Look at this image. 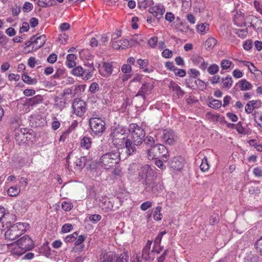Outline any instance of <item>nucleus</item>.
Masks as SVG:
<instances>
[{
  "label": "nucleus",
  "mask_w": 262,
  "mask_h": 262,
  "mask_svg": "<svg viewBox=\"0 0 262 262\" xmlns=\"http://www.w3.org/2000/svg\"><path fill=\"white\" fill-rule=\"evenodd\" d=\"M239 84L241 91H248L252 89V85L246 79L239 81L236 85Z\"/></svg>",
  "instance_id": "nucleus-21"
},
{
  "label": "nucleus",
  "mask_w": 262,
  "mask_h": 262,
  "mask_svg": "<svg viewBox=\"0 0 262 262\" xmlns=\"http://www.w3.org/2000/svg\"><path fill=\"white\" fill-rule=\"evenodd\" d=\"M112 46L113 48L116 50L125 49L130 47L129 41L127 39L120 40L115 41L112 40Z\"/></svg>",
  "instance_id": "nucleus-14"
},
{
  "label": "nucleus",
  "mask_w": 262,
  "mask_h": 262,
  "mask_svg": "<svg viewBox=\"0 0 262 262\" xmlns=\"http://www.w3.org/2000/svg\"><path fill=\"white\" fill-rule=\"evenodd\" d=\"M42 100V97L41 95H38L31 98L27 99L25 104L28 106H33L40 103Z\"/></svg>",
  "instance_id": "nucleus-16"
},
{
  "label": "nucleus",
  "mask_w": 262,
  "mask_h": 262,
  "mask_svg": "<svg viewBox=\"0 0 262 262\" xmlns=\"http://www.w3.org/2000/svg\"><path fill=\"white\" fill-rule=\"evenodd\" d=\"M77 236L78 234L76 232H74L72 234L68 235L66 238V241L67 242H73L77 238Z\"/></svg>",
  "instance_id": "nucleus-48"
},
{
  "label": "nucleus",
  "mask_w": 262,
  "mask_h": 262,
  "mask_svg": "<svg viewBox=\"0 0 262 262\" xmlns=\"http://www.w3.org/2000/svg\"><path fill=\"white\" fill-rule=\"evenodd\" d=\"M120 156V152L118 150L105 153L99 159L100 165L106 169L113 168L119 163Z\"/></svg>",
  "instance_id": "nucleus-2"
},
{
  "label": "nucleus",
  "mask_w": 262,
  "mask_h": 262,
  "mask_svg": "<svg viewBox=\"0 0 262 262\" xmlns=\"http://www.w3.org/2000/svg\"><path fill=\"white\" fill-rule=\"evenodd\" d=\"M252 47V42L250 40L245 41L243 45V48L245 50L248 51L251 49Z\"/></svg>",
  "instance_id": "nucleus-54"
},
{
  "label": "nucleus",
  "mask_w": 262,
  "mask_h": 262,
  "mask_svg": "<svg viewBox=\"0 0 262 262\" xmlns=\"http://www.w3.org/2000/svg\"><path fill=\"white\" fill-rule=\"evenodd\" d=\"M253 173L256 177L262 176V169L259 167H256L253 169Z\"/></svg>",
  "instance_id": "nucleus-64"
},
{
  "label": "nucleus",
  "mask_w": 262,
  "mask_h": 262,
  "mask_svg": "<svg viewBox=\"0 0 262 262\" xmlns=\"http://www.w3.org/2000/svg\"><path fill=\"white\" fill-rule=\"evenodd\" d=\"M208 72L211 74H214L216 73L219 69V67H209Z\"/></svg>",
  "instance_id": "nucleus-61"
},
{
  "label": "nucleus",
  "mask_w": 262,
  "mask_h": 262,
  "mask_svg": "<svg viewBox=\"0 0 262 262\" xmlns=\"http://www.w3.org/2000/svg\"><path fill=\"white\" fill-rule=\"evenodd\" d=\"M35 91L33 89H26L24 91V94L26 96H31L34 95Z\"/></svg>",
  "instance_id": "nucleus-63"
},
{
  "label": "nucleus",
  "mask_w": 262,
  "mask_h": 262,
  "mask_svg": "<svg viewBox=\"0 0 262 262\" xmlns=\"http://www.w3.org/2000/svg\"><path fill=\"white\" fill-rule=\"evenodd\" d=\"M129 135L125 141L126 153L128 156L134 155L137 151V147L143 143L145 133L143 128L138 124L133 123L129 127Z\"/></svg>",
  "instance_id": "nucleus-1"
},
{
  "label": "nucleus",
  "mask_w": 262,
  "mask_h": 262,
  "mask_svg": "<svg viewBox=\"0 0 262 262\" xmlns=\"http://www.w3.org/2000/svg\"><path fill=\"white\" fill-rule=\"evenodd\" d=\"M115 257L116 262H127L128 255L126 253H122L120 255L115 254Z\"/></svg>",
  "instance_id": "nucleus-35"
},
{
  "label": "nucleus",
  "mask_w": 262,
  "mask_h": 262,
  "mask_svg": "<svg viewBox=\"0 0 262 262\" xmlns=\"http://www.w3.org/2000/svg\"><path fill=\"white\" fill-rule=\"evenodd\" d=\"M47 60L49 63L53 64L57 60V55L54 53H52L48 56Z\"/></svg>",
  "instance_id": "nucleus-50"
},
{
  "label": "nucleus",
  "mask_w": 262,
  "mask_h": 262,
  "mask_svg": "<svg viewBox=\"0 0 262 262\" xmlns=\"http://www.w3.org/2000/svg\"><path fill=\"white\" fill-rule=\"evenodd\" d=\"M158 38L156 37H152L148 40L149 45L152 47L155 48L157 43Z\"/></svg>",
  "instance_id": "nucleus-55"
},
{
  "label": "nucleus",
  "mask_w": 262,
  "mask_h": 262,
  "mask_svg": "<svg viewBox=\"0 0 262 262\" xmlns=\"http://www.w3.org/2000/svg\"><path fill=\"white\" fill-rule=\"evenodd\" d=\"M155 176L154 170L148 165H145L141 167L138 173V178L143 181V183L147 185Z\"/></svg>",
  "instance_id": "nucleus-5"
},
{
  "label": "nucleus",
  "mask_w": 262,
  "mask_h": 262,
  "mask_svg": "<svg viewBox=\"0 0 262 262\" xmlns=\"http://www.w3.org/2000/svg\"><path fill=\"white\" fill-rule=\"evenodd\" d=\"M155 146L157 147V151H158L159 154H161L163 160L166 161L168 157L167 149L162 144H157Z\"/></svg>",
  "instance_id": "nucleus-19"
},
{
  "label": "nucleus",
  "mask_w": 262,
  "mask_h": 262,
  "mask_svg": "<svg viewBox=\"0 0 262 262\" xmlns=\"http://www.w3.org/2000/svg\"><path fill=\"white\" fill-rule=\"evenodd\" d=\"M27 224L17 223L11 226L5 232V236L7 240H15L24 234L27 231Z\"/></svg>",
  "instance_id": "nucleus-3"
},
{
  "label": "nucleus",
  "mask_w": 262,
  "mask_h": 262,
  "mask_svg": "<svg viewBox=\"0 0 262 262\" xmlns=\"http://www.w3.org/2000/svg\"><path fill=\"white\" fill-rule=\"evenodd\" d=\"M111 136L114 145L118 146L124 144L125 139V135L124 134L119 133L118 130H114Z\"/></svg>",
  "instance_id": "nucleus-11"
},
{
  "label": "nucleus",
  "mask_w": 262,
  "mask_h": 262,
  "mask_svg": "<svg viewBox=\"0 0 262 262\" xmlns=\"http://www.w3.org/2000/svg\"><path fill=\"white\" fill-rule=\"evenodd\" d=\"M62 208L66 211H70L73 205L71 203L67 202H63L62 203Z\"/></svg>",
  "instance_id": "nucleus-49"
},
{
  "label": "nucleus",
  "mask_w": 262,
  "mask_h": 262,
  "mask_svg": "<svg viewBox=\"0 0 262 262\" xmlns=\"http://www.w3.org/2000/svg\"><path fill=\"white\" fill-rule=\"evenodd\" d=\"M73 74L76 76H84L85 71L83 70L82 67H75L72 70Z\"/></svg>",
  "instance_id": "nucleus-37"
},
{
  "label": "nucleus",
  "mask_w": 262,
  "mask_h": 262,
  "mask_svg": "<svg viewBox=\"0 0 262 262\" xmlns=\"http://www.w3.org/2000/svg\"><path fill=\"white\" fill-rule=\"evenodd\" d=\"M16 242L17 245L22 249L29 250L33 247V241L28 235H24Z\"/></svg>",
  "instance_id": "nucleus-10"
},
{
  "label": "nucleus",
  "mask_w": 262,
  "mask_h": 262,
  "mask_svg": "<svg viewBox=\"0 0 262 262\" xmlns=\"http://www.w3.org/2000/svg\"><path fill=\"white\" fill-rule=\"evenodd\" d=\"M143 141H144L145 144L150 147H153L154 145H156L154 138L151 136L147 137L146 139H144Z\"/></svg>",
  "instance_id": "nucleus-46"
},
{
  "label": "nucleus",
  "mask_w": 262,
  "mask_h": 262,
  "mask_svg": "<svg viewBox=\"0 0 262 262\" xmlns=\"http://www.w3.org/2000/svg\"><path fill=\"white\" fill-rule=\"evenodd\" d=\"M261 106V102L259 100H251L246 104L245 110L246 113L249 114L254 109H257Z\"/></svg>",
  "instance_id": "nucleus-13"
},
{
  "label": "nucleus",
  "mask_w": 262,
  "mask_h": 262,
  "mask_svg": "<svg viewBox=\"0 0 262 262\" xmlns=\"http://www.w3.org/2000/svg\"><path fill=\"white\" fill-rule=\"evenodd\" d=\"M51 1L52 0H38L37 4L40 7H48L52 5V3H51Z\"/></svg>",
  "instance_id": "nucleus-41"
},
{
  "label": "nucleus",
  "mask_w": 262,
  "mask_h": 262,
  "mask_svg": "<svg viewBox=\"0 0 262 262\" xmlns=\"http://www.w3.org/2000/svg\"><path fill=\"white\" fill-rule=\"evenodd\" d=\"M234 32L236 34L238 37L243 38L245 37L248 33L247 28H244L243 29H235Z\"/></svg>",
  "instance_id": "nucleus-34"
},
{
  "label": "nucleus",
  "mask_w": 262,
  "mask_h": 262,
  "mask_svg": "<svg viewBox=\"0 0 262 262\" xmlns=\"http://www.w3.org/2000/svg\"><path fill=\"white\" fill-rule=\"evenodd\" d=\"M19 192L20 189L16 186L10 187L7 191L8 195L10 196H16L19 194Z\"/></svg>",
  "instance_id": "nucleus-29"
},
{
  "label": "nucleus",
  "mask_w": 262,
  "mask_h": 262,
  "mask_svg": "<svg viewBox=\"0 0 262 262\" xmlns=\"http://www.w3.org/2000/svg\"><path fill=\"white\" fill-rule=\"evenodd\" d=\"M91 143V140L88 137H84L81 141V147L85 149H89L90 148Z\"/></svg>",
  "instance_id": "nucleus-32"
},
{
  "label": "nucleus",
  "mask_w": 262,
  "mask_h": 262,
  "mask_svg": "<svg viewBox=\"0 0 262 262\" xmlns=\"http://www.w3.org/2000/svg\"><path fill=\"white\" fill-rule=\"evenodd\" d=\"M84 245L83 244L75 246L73 248V251L75 252H81L83 250Z\"/></svg>",
  "instance_id": "nucleus-62"
},
{
  "label": "nucleus",
  "mask_w": 262,
  "mask_h": 262,
  "mask_svg": "<svg viewBox=\"0 0 262 262\" xmlns=\"http://www.w3.org/2000/svg\"><path fill=\"white\" fill-rule=\"evenodd\" d=\"M165 18L166 20L172 22L174 19V16L173 14L171 12H167Z\"/></svg>",
  "instance_id": "nucleus-59"
},
{
  "label": "nucleus",
  "mask_w": 262,
  "mask_h": 262,
  "mask_svg": "<svg viewBox=\"0 0 262 262\" xmlns=\"http://www.w3.org/2000/svg\"><path fill=\"white\" fill-rule=\"evenodd\" d=\"M151 244L152 241L148 240L142 250V257L145 260H149L151 258V254L154 252V249H152L151 251H150Z\"/></svg>",
  "instance_id": "nucleus-15"
},
{
  "label": "nucleus",
  "mask_w": 262,
  "mask_h": 262,
  "mask_svg": "<svg viewBox=\"0 0 262 262\" xmlns=\"http://www.w3.org/2000/svg\"><path fill=\"white\" fill-rule=\"evenodd\" d=\"M166 233L165 231H162L158 235L154 241V245H159L161 243L163 236Z\"/></svg>",
  "instance_id": "nucleus-45"
},
{
  "label": "nucleus",
  "mask_w": 262,
  "mask_h": 262,
  "mask_svg": "<svg viewBox=\"0 0 262 262\" xmlns=\"http://www.w3.org/2000/svg\"><path fill=\"white\" fill-rule=\"evenodd\" d=\"M40 63L36 60L34 57H31L28 61V66H34L35 64H39Z\"/></svg>",
  "instance_id": "nucleus-60"
},
{
  "label": "nucleus",
  "mask_w": 262,
  "mask_h": 262,
  "mask_svg": "<svg viewBox=\"0 0 262 262\" xmlns=\"http://www.w3.org/2000/svg\"><path fill=\"white\" fill-rule=\"evenodd\" d=\"M222 105V103L221 101L216 99H214L211 101L209 104V107L213 108L214 109L218 108L220 107Z\"/></svg>",
  "instance_id": "nucleus-42"
},
{
  "label": "nucleus",
  "mask_w": 262,
  "mask_h": 262,
  "mask_svg": "<svg viewBox=\"0 0 262 262\" xmlns=\"http://www.w3.org/2000/svg\"><path fill=\"white\" fill-rule=\"evenodd\" d=\"M170 88L172 89L173 91L176 92L178 96H180L183 94L182 90L181 89L180 87H179L177 84L174 83H170Z\"/></svg>",
  "instance_id": "nucleus-39"
},
{
  "label": "nucleus",
  "mask_w": 262,
  "mask_h": 262,
  "mask_svg": "<svg viewBox=\"0 0 262 262\" xmlns=\"http://www.w3.org/2000/svg\"><path fill=\"white\" fill-rule=\"evenodd\" d=\"M115 253L113 252L109 251L106 253L101 258L102 262H111L114 258Z\"/></svg>",
  "instance_id": "nucleus-28"
},
{
  "label": "nucleus",
  "mask_w": 262,
  "mask_h": 262,
  "mask_svg": "<svg viewBox=\"0 0 262 262\" xmlns=\"http://www.w3.org/2000/svg\"><path fill=\"white\" fill-rule=\"evenodd\" d=\"M167 68L170 71H173L176 76L184 77L186 74V72L184 70L176 69L175 67H167Z\"/></svg>",
  "instance_id": "nucleus-30"
},
{
  "label": "nucleus",
  "mask_w": 262,
  "mask_h": 262,
  "mask_svg": "<svg viewBox=\"0 0 262 262\" xmlns=\"http://www.w3.org/2000/svg\"><path fill=\"white\" fill-rule=\"evenodd\" d=\"M114 205L110 201L106 200L103 203L101 206L102 210L104 212H108L113 210Z\"/></svg>",
  "instance_id": "nucleus-26"
},
{
  "label": "nucleus",
  "mask_w": 262,
  "mask_h": 262,
  "mask_svg": "<svg viewBox=\"0 0 262 262\" xmlns=\"http://www.w3.org/2000/svg\"><path fill=\"white\" fill-rule=\"evenodd\" d=\"M190 63L199 66H204L205 64H208V63H206L204 59L202 57L198 55H193L191 57L190 60Z\"/></svg>",
  "instance_id": "nucleus-20"
},
{
  "label": "nucleus",
  "mask_w": 262,
  "mask_h": 262,
  "mask_svg": "<svg viewBox=\"0 0 262 262\" xmlns=\"http://www.w3.org/2000/svg\"><path fill=\"white\" fill-rule=\"evenodd\" d=\"M86 162V159L85 157H81L77 159L73 164L71 165L68 163V168L71 171L76 172L81 171V170L85 166Z\"/></svg>",
  "instance_id": "nucleus-9"
},
{
  "label": "nucleus",
  "mask_w": 262,
  "mask_h": 262,
  "mask_svg": "<svg viewBox=\"0 0 262 262\" xmlns=\"http://www.w3.org/2000/svg\"><path fill=\"white\" fill-rule=\"evenodd\" d=\"M255 247L257 252L262 255V237L258 239L255 244Z\"/></svg>",
  "instance_id": "nucleus-44"
},
{
  "label": "nucleus",
  "mask_w": 262,
  "mask_h": 262,
  "mask_svg": "<svg viewBox=\"0 0 262 262\" xmlns=\"http://www.w3.org/2000/svg\"><path fill=\"white\" fill-rule=\"evenodd\" d=\"M72 108L74 114L81 117L85 112L86 103L82 100L75 99L72 104Z\"/></svg>",
  "instance_id": "nucleus-8"
},
{
  "label": "nucleus",
  "mask_w": 262,
  "mask_h": 262,
  "mask_svg": "<svg viewBox=\"0 0 262 262\" xmlns=\"http://www.w3.org/2000/svg\"><path fill=\"white\" fill-rule=\"evenodd\" d=\"M16 136H21V135H24L28 133V129L26 128H22L20 129H18L15 130Z\"/></svg>",
  "instance_id": "nucleus-52"
},
{
  "label": "nucleus",
  "mask_w": 262,
  "mask_h": 262,
  "mask_svg": "<svg viewBox=\"0 0 262 262\" xmlns=\"http://www.w3.org/2000/svg\"><path fill=\"white\" fill-rule=\"evenodd\" d=\"M91 129L96 134L102 133L105 130V123L100 118H92L89 121Z\"/></svg>",
  "instance_id": "nucleus-7"
},
{
  "label": "nucleus",
  "mask_w": 262,
  "mask_h": 262,
  "mask_svg": "<svg viewBox=\"0 0 262 262\" xmlns=\"http://www.w3.org/2000/svg\"><path fill=\"white\" fill-rule=\"evenodd\" d=\"M216 43V40L213 37H209L205 41V47L207 50H211Z\"/></svg>",
  "instance_id": "nucleus-24"
},
{
  "label": "nucleus",
  "mask_w": 262,
  "mask_h": 262,
  "mask_svg": "<svg viewBox=\"0 0 262 262\" xmlns=\"http://www.w3.org/2000/svg\"><path fill=\"white\" fill-rule=\"evenodd\" d=\"M162 55L164 58H170L172 55V52L169 49H166L163 50L162 53Z\"/></svg>",
  "instance_id": "nucleus-53"
},
{
  "label": "nucleus",
  "mask_w": 262,
  "mask_h": 262,
  "mask_svg": "<svg viewBox=\"0 0 262 262\" xmlns=\"http://www.w3.org/2000/svg\"><path fill=\"white\" fill-rule=\"evenodd\" d=\"M101 219V216L99 214H93L89 217L90 221H93L94 223H97L100 221Z\"/></svg>",
  "instance_id": "nucleus-57"
},
{
  "label": "nucleus",
  "mask_w": 262,
  "mask_h": 262,
  "mask_svg": "<svg viewBox=\"0 0 262 262\" xmlns=\"http://www.w3.org/2000/svg\"><path fill=\"white\" fill-rule=\"evenodd\" d=\"M161 207L157 206L154 213V218L156 221H160L162 219V214L160 213Z\"/></svg>",
  "instance_id": "nucleus-40"
},
{
  "label": "nucleus",
  "mask_w": 262,
  "mask_h": 262,
  "mask_svg": "<svg viewBox=\"0 0 262 262\" xmlns=\"http://www.w3.org/2000/svg\"><path fill=\"white\" fill-rule=\"evenodd\" d=\"M33 9V5L29 2H26L23 7V10L25 12H28Z\"/></svg>",
  "instance_id": "nucleus-47"
},
{
  "label": "nucleus",
  "mask_w": 262,
  "mask_h": 262,
  "mask_svg": "<svg viewBox=\"0 0 262 262\" xmlns=\"http://www.w3.org/2000/svg\"><path fill=\"white\" fill-rule=\"evenodd\" d=\"M147 154L148 159H153L156 156L155 154H157V147L155 145L150 147V148L147 150Z\"/></svg>",
  "instance_id": "nucleus-36"
},
{
  "label": "nucleus",
  "mask_w": 262,
  "mask_h": 262,
  "mask_svg": "<svg viewBox=\"0 0 262 262\" xmlns=\"http://www.w3.org/2000/svg\"><path fill=\"white\" fill-rule=\"evenodd\" d=\"M245 262H258V257L251 253H248L244 258Z\"/></svg>",
  "instance_id": "nucleus-31"
},
{
  "label": "nucleus",
  "mask_w": 262,
  "mask_h": 262,
  "mask_svg": "<svg viewBox=\"0 0 262 262\" xmlns=\"http://www.w3.org/2000/svg\"><path fill=\"white\" fill-rule=\"evenodd\" d=\"M158 135L163 143L168 145H173L177 139L175 133L170 129L160 130Z\"/></svg>",
  "instance_id": "nucleus-6"
},
{
  "label": "nucleus",
  "mask_w": 262,
  "mask_h": 262,
  "mask_svg": "<svg viewBox=\"0 0 262 262\" xmlns=\"http://www.w3.org/2000/svg\"><path fill=\"white\" fill-rule=\"evenodd\" d=\"M256 21L258 24L262 23L261 20L258 19L257 17L253 15H249L245 18V22L243 23L245 26H246L247 23H249L250 26L254 27L253 23Z\"/></svg>",
  "instance_id": "nucleus-23"
},
{
  "label": "nucleus",
  "mask_w": 262,
  "mask_h": 262,
  "mask_svg": "<svg viewBox=\"0 0 262 262\" xmlns=\"http://www.w3.org/2000/svg\"><path fill=\"white\" fill-rule=\"evenodd\" d=\"M29 29V25L27 22H24L22 24V26L20 28L19 32L20 33H22L23 32H27Z\"/></svg>",
  "instance_id": "nucleus-58"
},
{
  "label": "nucleus",
  "mask_w": 262,
  "mask_h": 262,
  "mask_svg": "<svg viewBox=\"0 0 262 262\" xmlns=\"http://www.w3.org/2000/svg\"><path fill=\"white\" fill-rule=\"evenodd\" d=\"M233 21L234 24L238 26H241L242 23L243 21V13L241 12H239V13H237L236 14L234 15V18Z\"/></svg>",
  "instance_id": "nucleus-33"
},
{
  "label": "nucleus",
  "mask_w": 262,
  "mask_h": 262,
  "mask_svg": "<svg viewBox=\"0 0 262 262\" xmlns=\"http://www.w3.org/2000/svg\"><path fill=\"white\" fill-rule=\"evenodd\" d=\"M183 166L181 158H174L170 162V167L174 170H180Z\"/></svg>",
  "instance_id": "nucleus-17"
},
{
  "label": "nucleus",
  "mask_w": 262,
  "mask_h": 262,
  "mask_svg": "<svg viewBox=\"0 0 262 262\" xmlns=\"http://www.w3.org/2000/svg\"><path fill=\"white\" fill-rule=\"evenodd\" d=\"M33 37H34L33 48L36 50L41 48L45 44L46 37L45 35L39 36L37 37H36L35 36Z\"/></svg>",
  "instance_id": "nucleus-18"
},
{
  "label": "nucleus",
  "mask_w": 262,
  "mask_h": 262,
  "mask_svg": "<svg viewBox=\"0 0 262 262\" xmlns=\"http://www.w3.org/2000/svg\"><path fill=\"white\" fill-rule=\"evenodd\" d=\"M200 167L201 170L203 171H206L208 170L209 166L207 159L206 157L202 160V163Z\"/></svg>",
  "instance_id": "nucleus-38"
},
{
  "label": "nucleus",
  "mask_w": 262,
  "mask_h": 262,
  "mask_svg": "<svg viewBox=\"0 0 262 262\" xmlns=\"http://www.w3.org/2000/svg\"><path fill=\"white\" fill-rule=\"evenodd\" d=\"M151 203L149 201L145 202L141 204V209L142 210L145 211L150 208L151 206Z\"/></svg>",
  "instance_id": "nucleus-56"
},
{
  "label": "nucleus",
  "mask_w": 262,
  "mask_h": 262,
  "mask_svg": "<svg viewBox=\"0 0 262 262\" xmlns=\"http://www.w3.org/2000/svg\"><path fill=\"white\" fill-rule=\"evenodd\" d=\"M165 11L164 6L161 4H158L149 9V12L152 14L158 20L163 17V15Z\"/></svg>",
  "instance_id": "nucleus-12"
},
{
  "label": "nucleus",
  "mask_w": 262,
  "mask_h": 262,
  "mask_svg": "<svg viewBox=\"0 0 262 262\" xmlns=\"http://www.w3.org/2000/svg\"><path fill=\"white\" fill-rule=\"evenodd\" d=\"M77 59V57L75 54H69L67 57V66H76L77 64L76 60Z\"/></svg>",
  "instance_id": "nucleus-27"
},
{
  "label": "nucleus",
  "mask_w": 262,
  "mask_h": 262,
  "mask_svg": "<svg viewBox=\"0 0 262 262\" xmlns=\"http://www.w3.org/2000/svg\"><path fill=\"white\" fill-rule=\"evenodd\" d=\"M209 27L207 23H203L199 25L197 27V30L198 32L204 35L209 31Z\"/></svg>",
  "instance_id": "nucleus-25"
},
{
  "label": "nucleus",
  "mask_w": 262,
  "mask_h": 262,
  "mask_svg": "<svg viewBox=\"0 0 262 262\" xmlns=\"http://www.w3.org/2000/svg\"><path fill=\"white\" fill-rule=\"evenodd\" d=\"M73 228V226L70 224H66L63 225L61 230L63 233H66L70 231Z\"/></svg>",
  "instance_id": "nucleus-51"
},
{
  "label": "nucleus",
  "mask_w": 262,
  "mask_h": 262,
  "mask_svg": "<svg viewBox=\"0 0 262 262\" xmlns=\"http://www.w3.org/2000/svg\"><path fill=\"white\" fill-rule=\"evenodd\" d=\"M99 73L104 76L107 77L112 73V67H98Z\"/></svg>",
  "instance_id": "nucleus-22"
},
{
  "label": "nucleus",
  "mask_w": 262,
  "mask_h": 262,
  "mask_svg": "<svg viewBox=\"0 0 262 262\" xmlns=\"http://www.w3.org/2000/svg\"><path fill=\"white\" fill-rule=\"evenodd\" d=\"M222 82L223 83L224 87L226 88H229L232 85V78L231 77H227L225 79H223Z\"/></svg>",
  "instance_id": "nucleus-43"
},
{
  "label": "nucleus",
  "mask_w": 262,
  "mask_h": 262,
  "mask_svg": "<svg viewBox=\"0 0 262 262\" xmlns=\"http://www.w3.org/2000/svg\"><path fill=\"white\" fill-rule=\"evenodd\" d=\"M153 88L154 85L151 83L145 82L143 84L134 98L135 101H139L138 105H141L144 103L146 97L151 93Z\"/></svg>",
  "instance_id": "nucleus-4"
}]
</instances>
